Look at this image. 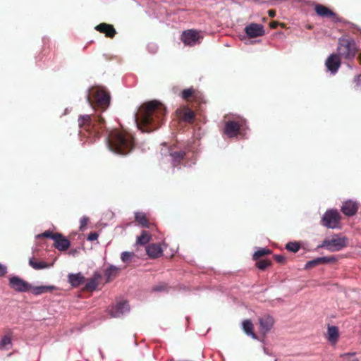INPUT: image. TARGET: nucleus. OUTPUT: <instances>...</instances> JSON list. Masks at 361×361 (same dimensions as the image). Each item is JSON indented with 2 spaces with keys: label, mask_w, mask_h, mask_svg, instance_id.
<instances>
[{
  "label": "nucleus",
  "mask_w": 361,
  "mask_h": 361,
  "mask_svg": "<svg viewBox=\"0 0 361 361\" xmlns=\"http://www.w3.org/2000/svg\"><path fill=\"white\" fill-rule=\"evenodd\" d=\"M166 114L165 106L157 100L143 103L135 115V122L142 132L154 131L163 124Z\"/></svg>",
  "instance_id": "obj_1"
},
{
  "label": "nucleus",
  "mask_w": 361,
  "mask_h": 361,
  "mask_svg": "<svg viewBox=\"0 0 361 361\" xmlns=\"http://www.w3.org/2000/svg\"><path fill=\"white\" fill-rule=\"evenodd\" d=\"M78 122L80 135L88 139L90 142H95L105 130L106 122L100 115H80Z\"/></svg>",
  "instance_id": "obj_2"
},
{
  "label": "nucleus",
  "mask_w": 361,
  "mask_h": 361,
  "mask_svg": "<svg viewBox=\"0 0 361 361\" xmlns=\"http://www.w3.org/2000/svg\"><path fill=\"white\" fill-rule=\"evenodd\" d=\"M107 144L111 151L121 155L129 154L135 146V138L131 133L117 129L109 133Z\"/></svg>",
  "instance_id": "obj_3"
},
{
  "label": "nucleus",
  "mask_w": 361,
  "mask_h": 361,
  "mask_svg": "<svg viewBox=\"0 0 361 361\" xmlns=\"http://www.w3.org/2000/svg\"><path fill=\"white\" fill-rule=\"evenodd\" d=\"M87 100L92 107L102 112L106 111L110 105L109 92L104 87H94L87 96Z\"/></svg>",
  "instance_id": "obj_4"
},
{
  "label": "nucleus",
  "mask_w": 361,
  "mask_h": 361,
  "mask_svg": "<svg viewBox=\"0 0 361 361\" xmlns=\"http://www.w3.org/2000/svg\"><path fill=\"white\" fill-rule=\"evenodd\" d=\"M359 51L358 47L353 38L343 37L338 39L337 54L345 60L353 59Z\"/></svg>",
  "instance_id": "obj_5"
},
{
  "label": "nucleus",
  "mask_w": 361,
  "mask_h": 361,
  "mask_svg": "<svg viewBox=\"0 0 361 361\" xmlns=\"http://www.w3.org/2000/svg\"><path fill=\"white\" fill-rule=\"evenodd\" d=\"M347 243V238L334 235L331 238L324 239L318 247H325L331 252H336L345 247Z\"/></svg>",
  "instance_id": "obj_6"
},
{
  "label": "nucleus",
  "mask_w": 361,
  "mask_h": 361,
  "mask_svg": "<svg viewBox=\"0 0 361 361\" xmlns=\"http://www.w3.org/2000/svg\"><path fill=\"white\" fill-rule=\"evenodd\" d=\"M203 36L201 32L194 29L184 30L180 36V40L185 46L193 47L201 42Z\"/></svg>",
  "instance_id": "obj_7"
},
{
  "label": "nucleus",
  "mask_w": 361,
  "mask_h": 361,
  "mask_svg": "<svg viewBox=\"0 0 361 361\" xmlns=\"http://www.w3.org/2000/svg\"><path fill=\"white\" fill-rule=\"evenodd\" d=\"M341 216L336 210H328L322 219V224L327 228H335L338 226Z\"/></svg>",
  "instance_id": "obj_8"
},
{
  "label": "nucleus",
  "mask_w": 361,
  "mask_h": 361,
  "mask_svg": "<svg viewBox=\"0 0 361 361\" xmlns=\"http://www.w3.org/2000/svg\"><path fill=\"white\" fill-rule=\"evenodd\" d=\"M176 114L180 121H183L190 124L194 123L195 114L188 106H183L176 109Z\"/></svg>",
  "instance_id": "obj_9"
},
{
  "label": "nucleus",
  "mask_w": 361,
  "mask_h": 361,
  "mask_svg": "<svg viewBox=\"0 0 361 361\" xmlns=\"http://www.w3.org/2000/svg\"><path fill=\"white\" fill-rule=\"evenodd\" d=\"M130 310L128 303L125 301H121L115 305H112L107 310L111 317H120Z\"/></svg>",
  "instance_id": "obj_10"
},
{
  "label": "nucleus",
  "mask_w": 361,
  "mask_h": 361,
  "mask_svg": "<svg viewBox=\"0 0 361 361\" xmlns=\"http://www.w3.org/2000/svg\"><path fill=\"white\" fill-rule=\"evenodd\" d=\"M9 286L18 292H27L31 288V285L28 282L18 276L10 278Z\"/></svg>",
  "instance_id": "obj_11"
},
{
  "label": "nucleus",
  "mask_w": 361,
  "mask_h": 361,
  "mask_svg": "<svg viewBox=\"0 0 361 361\" xmlns=\"http://www.w3.org/2000/svg\"><path fill=\"white\" fill-rule=\"evenodd\" d=\"M242 123L239 121H228L226 123L224 133L228 137H236L240 133Z\"/></svg>",
  "instance_id": "obj_12"
},
{
  "label": "nucleus",
  "mask_w": 361,
  "mask_h": 361,
  "mask_svg": "<svg viewBox=\"0 0 361 361\" xmlns=\"http://www.w3.org/2000/svg\"><path fill=\"white\" fill-rule=\"evenodd\" d=\"M245 32L250 38L261 37L264 35L263 25L257 23H251L247 25Z\"/></svg>",
  "instance_id": "obj_13"
},
{
  "label": "nucleus",
  "mask_w": 361,
  "mask_h": 361,
  "mask_svg": "<svg viewBox=\"0 0 361 361\" xmlns=\"http://www.w3.org/2000/svg\"><path fill=\"white\" fill-rule=\"evenodd\" d=\"M343 59L337 53L331 54L326 61V66L329 71L335 73L341 66V60Z\"/></svg>",
  "instance_id": "obj_14"
},
{
  "label": "nucleus",
  "mask_w": 361,
  "mask_h": 361,
  "mask_svg": "<svg viewBox=\"0 0 361 361\" xmlns=\"http://www.w3.org/2000/svg\"><path fill=\"white\" fill-rule=\"evenodd\" d=\"M314 11L317 16L320 17L331 18L333 20H336L338 19L337 14L324 5L316 4L314 6Z\"/></svg>",
  "instance_id": "obj_15"
},
{
  "label": "nucleus",
  "mask_w": 361,
  "mask_h": 361,
  "mask_svg": "<svg viewBox=\"0 0 361 361\" xmlns=\"http://www.w3.org/2000/svg\"><path fill=\"white\" fill-rule=\"evenodd\" d=\"M259 331L263 335H266L272 328L274 320L269 315H264L259 318Z\"/></svg>",
  "instance_id": "obj_16"
},
{
  "label": "nucleus",
  "mask_w": 361,
  "mask_h": 361,
  "mask_svg": "<svg viewBox=\"0 0 361 361\" xmlns=\"http://www.w3.org/2000/svg\"><path fill=\"white\" fill-rule=\"evenodd\" d=\"M102 275L99 272H94L92 277L87 279L84 290L87 292H92L95 290L99 284Z\"/></svg>",
  "instance_id": "obj_17"
},
{
  "label": "nucleus",
  "mask_w": 361,
  "mask_h": 361,
  "mask_svg": "<svg viewBox=\"0 0 361 361\" xmlns=\"http://www.w3.org/2000/svg\"><path fill=\"white\" fill-rule=\"evenodd\" d=\"M95 30L105 35L106 37L113 38L116 34L114 26L111 24L102 23L95 27Z\"/></svg>",
  "instance_id": "obj_18"
},
{
  "label": "nucleus",
  "mask_w": 361,
  "mask_h": 361,
  "mask_svg": "<svg viewBox=\"0 0 361 361\" xmlns=\"http://www.w3.org/2000/svg\"><path fill=\"white\" fill-rule=\"evenodd\" d=\"M169 155L172 158L173 165L177 166L179 165L182 160L185 157V152L181 149H178L176 147H171L169 149Z\"/></svg>",
  "instance_id": "obj_19"
},
{
  "label": "nucleus",
  "mask_w": 361,
  "mask_h": 361,
  "mask_svg": "<svg viewBox=\"0 0 361 361\" xmlns=\"http://www.w3.org/2000/svg\"><path fill=\"white\" fill-rule=\"evenodd\" d=\"M358 209V204L355 202L348 200L343 204L341 207L342 212L348 216H353L356 214Z\"/></svg>",
  "instance_id": "obj_20"
},
{
  "label": "nucleus",
  "mask_w": 361,
  "mask_h": 361,
  "mask_svg": "<svg viewBox=\"0 0 361 361\" xmlns=\"http://www.w3.org/2000/svg\"><path fill=\"white\" fill-rule=\"evenodd\" d=\"M336 262L334 257H322L308 261L305 264V269H310L321 264H326Z\"/></svg>",
  "instance_id": "obj_21"
},
{
  "label": "nucleus",
  "mask_w": 361,
  "mask_h": 361,
  "mask_svg": "<svg viewBox=\"0 0 361 361\" xmlns=\"http://www.w3.org/2000/svg\"><path fill=\"white\" fill-rule=\"evenodd\" d=\"M54 241V247L60 251L67 250L70 247V241L61 233L59 237L55 238Z\"/></svg>",
  "instance_id": "obj_22"
},
{
  "label": "nucleus",
  "mask_w": 361,
  "mask_h": 361,
  "mask_svg": "<svg viewBox=\"0 0 361 361\" xmlns=\"http://www.w3.org/2000/svg\"><path fill=\"white\" fill-rule=\"evenodd\" d=\"M147 254L149 257L155 259L161 257L163 253V250L159 244L152 243L146 247Z\"/></svg>",
  "instance_id": "obj_23"
},
{
  "label": "nucleus",
  "mask_w": 361,
  "mask_h": 361,
  "mask_svg": "<svg viewBox=\"0 0 361 361\" xmlns=\"http://www.w3.org/2000/svg\"><path fill=\"white\" fill-rule=\"evenodd\" d=\"M86 279L81 273L69 274L68 275V281L73 287H78L85 282Z\"/></svg>",
  "instance_id": "obj_24"
},
{
  "label": "nucleus",
  "mask_w": 361,
  "mask_h": 361,
  "mask_svg": "<svg viewBox=\"0 0 361 361\" xmlns=\"http://www.w3.org/2000/svg\"><path fill=\"white\" fill-rule=\"evenodd\" d=\"M56 289V287L54 286H32L30 290L36 295L43 294L44 293L52 292Z\"/></svg>",
  "instance_id": "obj_25"
},
{
  "label": "nucleus",
  "mask_w": 361,
  "mask_h": 361,
  "mask_svg": "<svg viewBox=\"0 0 361 361\" xmlns=\"http://www.w3.org/2000/svg\"><path fill=\"white\" fill-rule=\"evenodd\" d=\"M243 329L247 336H251L254 339L257 338V335L254 332L253 324L250 319H246L243 322Z\"/></svg>",
  "instance_id": "obj_26"
},
{
  "label": "nucleus",
  "mask_w": 361,
  "mask_h": 361,
  "mask_svg": "<svg viewBox=\"0 0 361 361\" xmlns=\"http://www.w3.org/2000/svg\"><path fill=\"white\" fill-rule=\"evenodd\" d=\"M13 332L8 329L6 331L5 335L2 337L0 342V348L3 350H8V345H11Z\"/></svg>",
  "instance_id": "obj_27"
},
{
  "label": "nucleus",
  "mask_w": 361,
  "mask_h": 361,
  "mask_svg": "<svg viewBox=\"0 0 361 361\" xmlns=\"http://www.w3.org/2000/svg\"><path fill=\"white\" fill-rule=\"evenodd\" d=\"M135 219L141 226L145 228L150 227L151 224L144 212H136Z\"/></svg>",
  "instance_id": "obj_28"
},
{
  "label": "nucleus",
  "mask_w": 361,
  "mask_h": 361,
  "mask_svg": "<svg viewBox=\"0 0 361 361\" xmlns=\"http://www.w3.org/2000/svg\"><path fill=\"white\" fill-rule=\"evenodd\" d=\"M119 268L115 267V266H110L106 271H105V276L106 277V281L109 282L112 280H114L118 274L119 272Z\"/></svg>",
  "instance_id": "obj_29"
},
{
  "label": "nucleus",
  "mask_w": 361,
  "mask_h": 361,
  "mask_svg": "<svg viewBox=\"0 0 361 361\" xmlns=\"http://www.w3.org/2000/svg\"><path fill=\"white\" fill-rule=\"evenodd\" d=\"M29 264L35 269L39 270L42 269H46L49 267V265L45 262H38L35 258H31L29 260Z\"/></svg>",
  "instance_id": "obj_30"
},
{
  "label": "nucleus",
  "mask_w": 361,
  "mask_h": 361,
  "mask_svg": "<svg viewBox=\"0 0 361 361\" xmlns=\"http://www.w3.org/2000/svg\"><path fill=\"white\" fill-rule=\"evenodd\" d=\"M181 97L186 101H190L191 98L196 97V90L193 87L185 89L181 92Z\"/></svg>",
  "instance_id": "obj_31"
},
{
  "label": "nucleus",
  "mask_w": 361,
  "mask_h": 361,
  "mask_svg": "<svg viewBox=\"0 0 361 361\" xmlns=\"http://www.w3.org/2000/svg\"><path fill=\"white\" fill-rule=\"evenodd\" d=\"M338 338V330L335 326L328 328V338L331 342H336Z\"/></svg>",
  "instance_id": "obj_32"
},
{
  "label": "nucleus",
  "mask_w": 361,
  "mask_h": 361,
  "mask_svg": "<svg viewBox=\"0 0 361 361\" xmlns=\"http://www.w3.org/2000/svg\"><path fill=\"white\" fill-rule=\"evenodd\" d=\"M150 239V234L146 231H142L141 235L137 238V244L141 245H146L149 242Z\"/></svg>",
  "instance_id": "obj_33"
},
{
  "label": "nucleus",
  "mask_w": 361,
  "mask_h": 361,
  "mask_svg": "<svg viewBox=\"0 0 361 361\" xmlns=\"http://www.w3.org/2000/svg\"><path fill=\"white\" fill-rule=\"evenodd\" d=\"M271 253V251L268 248H261L253 254L252 259L253 260H258L260 257H264L265 255H269Z\"/></svg>",
  "instance_id": "obj_34"
},
{
  "label": "nucleus",
  "mask_w": 361,
  "mask_h": 361,
  "mask_svg": "<svg viewBox=\"0 0 361 361\" xmlns=\"http://www.w3.org/2000/svg\"><path fill=\"white\" fill-rule=\"evenodd\" d=\"M59 233H53L51 231H44L42 233L38 234L36 236V238L37 239H40V238H51V239L54 240L55 238L56 237H59Z\"/></svg>",
  "instance_id": "obj_35"
},
{
  "label": "nucleus",
  "mask_w": 361,
  "mask_h": 361,
  "mask_svg": "<svg viewBox=\"0 0 361 361\" xmlns=\"http://www.w3.org/2000/svg\"><path fill=\"white\" fill-rule=\"evenodd\" d=\"M134 256L133 252H123L121 253V259L124 263H130Z\"/></svg>",
  "instance_id": "obj_36"
},
{
  "label": "nucleus",
  "mask_w": 361,
  "mask_h": 361,
  "mask_svg": "<svg viewBox=\"0 0 361 361\" xmlns=\"http://www.w3.org/2000/svg\"><path fill=\"white\" fill-rule=\"evenodd\" d=\"M300 247L299 243L296 242H289L286 244V248L290 252H297Z\"/></svg>",
  "instance_id": "obj_37"
},
{
  "label": "nucleus",
  "mask_w": 361,
  "mask_h": 361,
  "mask_svg": "<svg viewBox=\"0 0 361 361\" xmlns=\"http://www.w3.org/2000/svg\"><path fill=\"white\" fill-rule=\"evenodd\" d=\"M256 266L260 270H264L266 268H267L271 264V262L269 260L267 259H261V260H257Z\"/></svg>",
  "instance_id": "obj_38"
},
{
  "label": "nucleus",
  "mask_w": 361,
  "mask_h": 361,
  "mask_svg": "<svg viewBox=\"0 0 361 361\" xmlns=\"http://www.w3.org/2000/svg\"><path fill=\"white\" fill-rule=\"evenodd\" d=\"M355 353H348L342 354L341 357L343 358L342 361H359L358 359L355 357Z\"/></svg>",
  "instance_id": "obj_39"
},
{
  "label": "nucleus",
  "mask_w": 361,
  "mask_h": 361,
  "mask_svg": "<svg viewBox=\"0 0 361 361\" xmlns=\"http://www.w3.org/2000/svg\"><path fill=\"white\" fill-rule=\"evenodd\" d=\"M168 288L167 285L166 283H161L157 286H155L153 287L152 290L154 291H164L166 290Z\"/></svg>",
  "instance_id": "obj_40"
},
{
  "label": "nucleus",
  "mask_w": 361,
  "mask_h": 361,
  "mask_svg": "<svg viewBox=\"0 0 361 361\" xmlns=\"http://www.w3.org/2000/svg\"><path fill=\"white\" fill-rule=\"evenodd\" d=\"M99 237V234L97 232L90 233L87 237V240L89 241L97 240Z\"/></svg>",
  "instance_id": "obj_41"
},
{
  "label": "nucleus",
  "mask_w": 361,
  "mask_h": 361,
  "mask_svg": "<svg viewBox=\"0 0 361 361\" xmlns=\"http://www.w3.org/2000/svg\"><path fill=\"white\" fill-rule=\"evenodd\" d=\"M274 258L277 262L281 264H283L286 261L285 257L281 255H274Z\"/></svg>",
  "instance_id": "obj_42"
},
{
  "label": "nucleus",
  "mask_w": 361,
  "mask_h": 361,
  "mask_svg": "<svg viewBox=\"0 0 361 361\" xmlns=\"http://www.w3.org/2000/svg\"><path fill=\"white\" fill-rule=\"evenodd\" d=\"M88 221H89V219L86 216H83L82 218H81L80 221L81 230H83V228L87 226Z\"/></svg>",
  "instance_id": "obj_43"
},
{
  "label": "nucleus",
  "mask_w": 361,
  "mask_h": 361,
  "mask_svg": "<svg viewBox=\"0 0 361 361\" xmlns=\"http://www.w3.org/2000/svg\"><path fill=\"white\" fill-rule=\"evenodd\" d=\"M354 82L357 88L361 87V74L354 78Z\"/></svg>",
  "instance_id": "obj_44"
},
{
  "label": "nucleus",
  "mask_w": 361,
  "mask_h": 361,
  "mask_svg": "<svg viewBox=\"0 0 361 361\" xmlns=\"http://www.w3.org/2000/svg\"><path fill=\"white\" fill-rule=\"evenodd\" d=\"M7 273V269L5 266L0 264V276H4Z\"/></svg>",
  "instance_id": "obj_45"
},
{
  "label": "nucleus",
  "mask_w": 361,
  "mask_h": 361,
  "mask_svg": "<svg viewBox=\"0 0 361 361\" xmlns=\"http://www.w3.org/2000/svg\"><path fill=\"white\" fill-rule=\"evenodd\" d=\"M279 23L278 21H272L270 23L269 26L272 29H275L278 27Z\"/></svg>",
  "instance_id": "obj_46"
},
{
  "label": "nucleus",
  "mask_w": 361,
  "mask_h": 361,
  "mask_svg": "<svg viewBox=\"0 0 361 361\" xmlns=\"http://www.w3.org/2000/svg\"><path fill=\"white\" fill-rule=\"evenodd\" d=\"M276 11L275 10H273V9H270L268 11V15L269 17L271 18H274L276 16Z\"/></svg>",
  "instance_id": "obj_47"
},
{
  "label": "nucleus",
  "mask_w": 361,
  "mask_h": 361,
  "mask_svg": "<svg viewBox=\"0 0 361 361\" xmlns=\"http://www.w3.org/2000/svg\"><path fill=\"white\" fill-rule=\"evenodd\" d=\"M358 60L360 61V63L361 64V53L358 56Z\"/></svg>",
  "instance_id": "obj_48"
}]
</instances>
